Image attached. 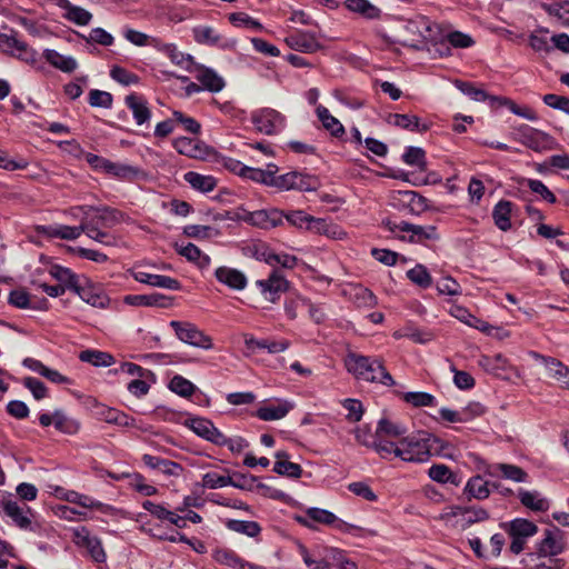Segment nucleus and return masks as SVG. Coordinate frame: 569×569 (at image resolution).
I'll return each mask as SVG.
<instances>
[{
  "instance_id": "obj_1",
  "label": "nucleus",
  "mask_w": 569,
  "mask_h": 569,
  "mask_svg": "<svg viewBox=\"0 0 569 569\" xmlns=\"http://www.w3.org/2000/svg\"><path fill=\"white\" fill-rule=\"evenodd\" d=\"M437 448H442L438 437L427 431H418L400 439L397 457L406 462L422 463L430 459L431 451Z\"/></svg>"
},
{
  "instance_id": "obj_2",
  "label": "nucleus",
  "mask_w": 569,
  "mask_h": 569,
  "mask_svg": "<svg viewBox=\"0 0 569 569\" xmlns=\"http://www.w3.org/2000/svg\"><path fill=\"white\" fill-rule=\"evenodd\" d=\"M346 366L357 379L367 382H377L383 386H393L395 380L387 371L381 359L350 353L346 359Z\"/></svg>"
},
{
  "instance_id": "obj_3",
  "label": "nucleus",
  "mask_w": 569,
  "mask_h": 569,
  "mask_svg": "<svg viewBox=\"0 0 569 569\" xmlns=\"http://www.w3.org/2000/svg\"><path fill=\"white\" fill-rule=\"evenodd\" d=\"M386 228L396 237L409 242H423L426 240H438L439 236L435 226H419L407 221L385 222Z\"/></svg>"
},
{
  "instance_id": "obj_4",
  "label": "nucleus",
  "mask_w": 569,
  "mask_h": 569,
  "mask_svg": "<svg viewBox=\"0 0 569 569\" xmlns=\"http://www.w3.org/2000/svg\"><path fill=\"white\" fill-rule=\"evenodd\" d=\"M500 528L503 529L511 539L509 549L515 555L522 552L528 539L538 532L537 525L523 518H516L508 522H501Z\"/></svg>"
},
{
  "instance_id": "obj_5",
  "label": "nucleus",
  "mask_w": 569,
  "mask_h": 569,
  "mask_svg": "<svg viewBox=\"0 0 569 569\" xmlns=\"http://www.w3.org/2000/svg\"><path fill=\"white\" fill-rule=\"evenodd\" d=\"M177 338L183 343L209 350L213 347L212 338L200 330L196 325L173 320L170 322Z\"/></svg>"
},
{
  "instance_id": "obj_6",
  "label": "nucleus",
  "mask_w": 569,
  "mask_h": 569,
  "mask_svg": "<svg viewBox=\"0 0 569 569\" xmlns=\"http://www.w3.org/2000/svg\"><path fill=\"white\" fill-rule=\"evenodd\" d=\"M251 121L259 132L268 136L277 134L286 127V117L271 108L256 110L251 114Z\"/></svg>"
},
{
  "instance_id": "obj_7",
  "label": "nucleus",
  "mask_w": 569,
  "mask_h": 569,
  "mask_svg": "<svg viewBox=\"0 0 569 569\" xmlns=\"http://www.w3.org/2000/svg\"><path fill=\"white\" fill-rule=\"evenodd\" d=\"M256 286L267 301L276 303L289 290L290 283L281 270L274 269L267 279L257 280Z\"/></svg>"
},
{
  "instance_id": "obj_8",
  "label": "nucleus",
  "mask_w": 569,
  "mask_h": 569,
  "mask_svg": "<svg viewBox=\"0 0 569 569\" xmlns=\"http://www.w3.org/2000/svg\"><path fill=\"white\" fill-rule=\"evenodd\" d=\"M0 51L30 64L37 61V52L18 39L16 32L0 33Z\"/></svg>"
},
{
  "instance_id": "obj_9",
  "label": "nucleus",
  "mask_w": 569,
  "mask_h": 569,
  "mask_svg": "<svg viewBox=\"0 0 569 569\" xmlns=\"http://www.w3.org/2000/svg\"><path fill=\"white\" fill-rule=\"evenodd\" d=\"M270 187L279 190H299V191H312L317 188V180L309 176L298 171H290L284 174H280L276 180H270Z\"/></svg>"
},
{
  "instance_id": "obj_10",
  "label": "nucleus",
  "mask_w": 569,
  "mask_h": 569,
  "mask_svg": "<svg viewBox=\"0 0 569 569\" xmlns=\"http://www.w3.org/2000/svg\"><path fill=\"white\" fill-rule=\"evenodd\" d=\"M123 219L124 214L118 209L107 206L92 207V211L82 217L80 224L91 222L96 228L109 229L121 223Z\"/></svg>"
},
{
  "instance_id": "obj_11",
  "label": "nucleus",
  "mask_w": 569,
  "mask_h": 569,
  "mask_svg": "<svg viewBox=\"0 0 569 569\" xmlns=\"http://www.w3.org/2000/svg\"><path fill=\"white\" fill-rule=\"evenodd\" d=\"M72 541L78 547L84 548L96 562L106 561V552L101 540L96 536H91L87 527L72 529Z\"/></svg>"
},
{
  "instance_id": "obj_12",
  "label": "nucleus",
  "mask_w": 569,
  "mask_h": 569,
  "mask_svg": "<svg viewBox=\"0 0 569 569\" xmlns=\"http://www.w3.org/2000/svg\"><path fill=\"white\" fill-rule=\"evenodd\" d=\"M284 212L271 208L257 211H244L240 217L244 222L262 229H271L282 224Z\"/></svg>"
},
{
  "instance_id": "obj_13",
  "label": "nucleus",
  "mask_w": 569,
  "mask_h": 569,
  "mask_svg": "<svg viewBox=\"0 0 569 569\" xmlns=\"http://www.w3.org/2000/svg\"><path fill=\"white\" fill-rule=\"evenodd\" d=\"M297 519L301 525L308 528H312V522L322 525H336L338 529L343 531H350L355 528L353 526L339 520L331 511L316 507L308 508L305 511V515L298 517Z\"/></svg>"
},
{
  "instance_id": "obj_14",
  "label": "nucleus",
  "mask_w": 569,
  "mask_h": 569,
  "mask_svg": "<svg viewBox=\"0 0 569 569\" xmlns=\"http://www.w3.org/2000/svg\"><path fill=\"white\" fill-rule=\"evenodd\" d=\"M565 549L561 531L558 528L546 529L543 537L536 543L532 555L558 557Z\"/></svg>"
},
{
  "instance_id": "obj_15",
  "label": "nucleus",
  "mask_w": 569,
  "mask_h": 569,
  "mask_svg": "<svg viewBox=\"0 0 569 569\" xmlns=\"http://www.w3.org/2000/svg\"><path fill=\"white\" fill-rule=\"evenodd\" d=\"M530 355L546 367L550 378L558 381L562 387L569 388V368L566 365L556 358L546 357L536 351H532Z\"/></svg>"
},
{
  "instance_id": "obj_16",
  "label": "nucleus",
  "mask_w": 569,
  "mask_h": 569,
  "mask_svg": "<svg viewBox=\"0 0 569 569\" xmlns=\"http://www.w3.org/2000/svg\"><path fill=\"white\" fill-rule=\"evenodd\" d=\"M186 426L190 428L197 436L212 442L216 446L222 441V432L216 428L212 421L209 419L201 417L189 418L186 421Z\"/></svg>"
},
{
  "instance_id": "obj_17",
  "label": "nucleus",
  "mask_w": 569,
  "mask_h": 569,
  "mask_svg": "<svg viewBox=\"0 0 569 569\" xmlns=\"http://www.w3.org/2000/svg\"><path fill=\"white\" fill-rule=\"evenodd\" d=\"M152 46L160 52L164 53L171 60L172 63L179 66L180 68L187 71H193V67L196 66V63L193 61L192 56L179 51L176 44L163 43L158 39H152Z\"/></svg>"
},
{
  "instance_id": "obj_18",
  "label": "nucleus",
  "mask_w": 569,
  "mask_h": 569,
  "mask_svg": "<svg viewBox=\"0 0 569 569\" xmlns=\"http://www.w3.org/2000/svg\"><path fill=\"white\" fill-rule=\"evenodd\" d=\"M328 549L325 547H316L311 550L305 546H299V553L309 569H330L332 560L328 557Z\"/></svg>"
},
{
  "instance_id": "obj_19",
  "label": "nucleus",
  "mask_w": 569,
  "mask_h": 569,
  "mask_svg": "<svg viewBox=\"0 0 569 569\" xmlns=\"http://www.w3.org/2000/svg\"><path fill=\"white\" fill-rule=\"evenodd\" d=\"M521 565L522 569H563L566 560L559 557L526 553Z\"/></svg>"
},
{
  "instance_id": "obj_20",
  "label": "nucleus",
  "mask_w": 569,
  "mask_h": 569,
  "mask_svg": "<svg viewBox=\"0 0 569 569\" xmlns=\"http://www.w3.org/2000/svg\"><path fill=\"white\" fill-rule=\"evenodd\" d=\"M56 496L61 500H66L70 503L78 505L86 509H98L101 511H106V509L108 508L107 505L93 499L92 497L79 493L74 490H66L63 488L58 487L56 489Z\"/></svg>"
},
{
  "instance_id": "obj_21",
  "label": "nucleus",
  "mask_w": 569,
  "mask_h": 569,
  "mask_svg": "<svg viewBox=\"0 0 569 569\" xmlns=\"http://www.w3.org/2000/svg\"><path fill=\"white\" fill-rule=\"evenodd\" d=\"M124 103L132 112L133 119L138 126L148 123L151 119V110L148 101L138 93H130L124 98Z\"/></svg>"
},
{
  "instance_id": "obj_22",
  "label": "nucleus",
  "mask_w": 569,
  "mask_h": 569,
  "mask_svg": "<svg viewBox=\"0 0 569 569\" xmlns=\"http://www.w3.org/2000/svg\"><path fill=\"white\" fill-rule=\"evenodd\" d=\"M143 463L152 470H158L159 472L168 476L178 478L182 475L183 467L174 462L172 460L163 459L158 456L152 455H143L142 456Z\"/></svg>"
},
{
  "instance_id": "obj_23",
  "label": "nucleus",
  "mask_w": 569,
  "mask_h": 569,
  "mask_svg": "<svg viewBox=\"0 0 569 569\" xmlns=\"http://www.w3.org/2000/svg\"><path fill=\"white\" fill-rule=\"evenodd\" d=\"M132 276L136 281L152 287H159L174 291L180 290L181 288V283L177 279L168 276L153 274L146 271H133Z\"/></svg>"
},
{
  "instance_id": "obj_24",
  "label": "nucleus",
  "mask_w": 569,
  "mask_h": 569,
  "mask_svg": "<svg viewBox=\"0 0 569 569\" xmlns=\"http://www.w3.org/2000/svg\"><path fill=\"white\" fill-rule=\"evenodd\" d=\"M216 279L233 290H243L247 287V277L238 269L219 267L214 271Z\"/></svg>"
},
{
  "instance_id": "obj_25",
  "label": "nucleus",
  "mask_w": 569,
  "mask_h": 569,
  "mask_svg": "<svg viewBox=\"0 0 569 569\" xmlns=\"http://www.w3.org/2000/svg\"><path fill=\"white\" fill-rule=\"evenodd\" d=\"M73 291L81 300L96 308L103 309L110 302L109 297L101 289L92 284L81 286L78 283Z\"/></svg>"
},
{
  "instance_id": "obj_26",
  "label": "nucleus",
  "mask_w": 569,
  "mask_h": 569,
  "mask_svg": "<svg viewBox=\"0 0 569 569\" xmlns=\"http://www.w3.org/2000/svg\"><path fill=\"white\" fill-rule=\"evenodd\" d=\"M38 232L48 238H59L63 240H76L83 233L82 224L71 227L66 224H50L38 227Z\"/></svg>"
},
{
  "instance_id": "obj_27",
  "label": "nucleus",
  "mask_w": 569,
  "mask_h": 569,
  "mask_svg": "<svg viewBox=\"0 0 569 569\" xmlns=\"http://www.w3.org/2000/svg\"><path fill=\"white\" fill-rule=\"evenodd\" d=\"M6 516L21 529H28L31 525V519L28 516L31 510L26 503H18L17 501L8 500L2 505Z\"/></svg>"
},
{
  "instance_id": "obj_28",
  "label": "nucleus",
  "mask_w": 569,
  "mask_h": 569,
  "mask_svg": "<svg viewBox=\"0 0 569 569\" xmlns=\"http://www.w3.org/2000/svg\"><path fill=\"white\" fill-rule=\"evenodd\" d=\"M56 4L64 11L63 18L78 26H88L92 14L82 7L72 4L69 0H56Z\"/></svg>"
},
{
  "instance_id": "obj_29",
  "label": "nucleus",
  "mask_w": 569,
  "mask_h": 569,
  "mask_svg": "<svg viewBox=\"0 0 569 569\" xmlns=\"http://www.w3.org/2000/svg\"><path fill=\"white\" fill-rule=\"evenodd\" d=\"M292 408L293 406L289 401L278 400L260 407L256 416L263 421L279 420L286 417Z\"/></svg>"
},
{
  "instance_id": "obj_30",
  "label": "nucleus",
  "mask_w": 569,
  "mask_h": 569,
  "mask_svg": "<svg viewBox=\"0 0 569 569\" xmlns=\"http://www.w3.org/2000/svg\"><path fill=\"white\" fill-rule=\"evenodd\" d=\"M193 68L197 71L196 79L201 83L203 90L220 92L224 88V80L212 69L198 66Z\"/></svg>"
},
{
  "instance_id": "obj_31",
  "label": "nucleus",
  "mask_w": 569,
  "mask_h": 569,
  "mask_svg": "<svg viewBox=\"0 0 569 569\" xmlns=\"http://www.w3.org/2000/svg\"><path fill=\"white\" fill-rule=\"evenodd\" d=\"M343 6L352 13L367 20H379L382 11L369 0H345Z\"/></svg>"
},
{
  "instance_id": "obj_32",
  "label": "nucleus",
  "mask_w": 569,
  "mask_h": 569,
  "mask_svg": "<svg viewBox=\"0 0 569 569\" xmlns=\"http://www.w3.org/2000/svg\"><path fill=\"white\" fill-rule=\"evenodd\" d=\"M519 132L521 133L522 143L536 151L545 148L551 140V137L548 133L531 128L527 124L521 126L519 128Z\"/></svg>"
},
{
  "instance_id": "obj_33",
  "label": "nucleus",
  "mask_w": 569,
  "mask_h": 569,
  "mask_svg": "<svg viewBox=\"0 0 569 569\" xmlns=\"http://www.w3.org/2000/svg\"><path fill=\"white\" fill-rule=\"evenodd\" d=\"M463 492L467 495L468 500L487 499L490 495L489 482L483 480L481 476H473L467 481Z\"/></svg>"
},
{
  "instance_id": "obj_34",
  "label": "nucleus",
  "mask_w": 569,
  "mask_h": 569,
  "mask_svg": "<svg viewBox=\"0 0 569 569\" xmlns=\"http://www.w3.org/2000/svg\"><path fill=\"white\" fill-rule=\"evenodd\" d=\"M513 203L508 200H500L492 210V218L495 224L501 231H508L511 229V212H512Z\"/></svg>"
},
{
  "instance_id": "obj_35",
  "label": "nucleus",
  "mask_w": 569,
  "mask_h": 569,
  "mask_svg": "<svg viewBox=\"0 0 569 569\" xmlns=\"http://www.w3.org/2000/svg\"><path fill=\"white\" fill-rule=\"evenodd\" d=\"M43 57L52 67L61 70L62 72H72L78 67L77 60L71 56H63L52 49H46L43 51Z\"/></svg>"
},
{
  "instance_id": "obj_36",
  "label": "nucleus",
  "mask_w": 569,
  "mask_h": 569,
  "mask_svg": "<svg viewBox=\"0 0 569 569\" xmlns=\"http://www.w3.org/2000/svg\"><path fill=\"white\" fill-rule=\"evenodd\" d=\"M518 498L526 508L533 511H546L549 509V501L539 491L519 489Z\"/></svg>"
},
{
  "instance_id": "obj_37",
  "label": "nucleus",
  "mask_w": 569,
  "mask_h": 569,
  "mask_svg": "<svg viewBox=\"0 0 569 569\" xmlns=\"http://www.w3.org/2000/svg\"><path fill=\"white\" fill-rule=\"evenodd\" d=\"M499 471L501 475L509 480L515 482H527L528 473L520 467L509 463H497L488 469L490 476H495Z\"/></svg>"
},
{
  "instance_id": "obj_38",
  "label": "nucleus",
  "mask_w": 569,
  "mask_h": 569,
  "mask_svg": "<svg viewBox=\"0 0 569 569\" xmlns=\"http://www.w3.org/2000/svg\"><path fill=\"white\" fill-rule=\"evenodd\" d=\"M316 112L323 128L328 130L333 137L340 138L345 134V128L341 122L336 117H333L326 107L318 106Z\"/></svg>"
},
{
  "instance_id": "obj_39",
  "label": "nucleus",
  "mask_w": 569,
  "mask_h": 569,
  "mask_svg": "<svg viewBox=\"0 0 569 569\" xmlns=\"http://www.w3.org/2000/svg\"><path fill=\"white\" fill-rule=\"evenodd\" d=\"M244 343L248 349H267L270 353L283 352L290 345L286 339L270 341L268 339H256L253 337L246 338Z\"/></svg>"
},
{
  "instance_id": "obj_40",
  "label": "nucleus",
  "mask_w": 569,
  "mask_h": 569,
  "mask_svg": "<svg viewBox=\"0 0 569 569\" xmlns=\"http://www.w3.org/2000/svg\"><path fill=\"white\" fill-rule=\"evenodd\" d=\"M168 298L160 293L151 295H128L123 298L124 303L129 306H158L167 307Z\"/></svg>"
},
{
  "instance_id": "obj_41",
  "label": "nucleus",
  "mask_w": 569,
  "mask_h": 569,
  "mask_svg": "<svg viewBox=\"0 0 569 569\" xmlns=\"http://www.w3.org/2000/svg\"><path fill=\"white\" fill-rule=\"evenodd\" d=\"M202 488L208 489H219L227 486H232L234 488L244 487V483L236 482L230 476H221L217 472H207L202 476V482L200 485Z\"/></svg>"
},
{
  "instance_id": "obj_42",
  "label": "nucleus",
  "mask_w": 569,
  "mask_h": 569,
  "mask_svg": "<svg viewBox=\"0 0 569 569\" xmlns=\"http://www.w3.org/2000/svg\"><path fill=\"white\" fill-rule=\"evenodd\" d=\"M184 180L194 189L200 192H210L217 186V180L212 176L200 174L194 171L184 173Z\"/></svg>"
},
{
  "instance_id": "obj_43",
  "label": "nucleus",
  "mask_w": 569,
  "mask_h": 569,
  "mask_svg": "<svg viewBox=\"0 0 569 569\" xmlns=\"http://www.w3.org/2000/svg\"><path fill=\"white\" fill-rule=\"evenodd\" d=\"M478 365L487 372L495 376H500V372L507 370L509 367L508 360L500 353L492 357L482 355L478 360Z\"/></svg>"
},
{
  "instance_id": "obj_44",
  "label": "nucleus",
  "mask_w": 569,
  "mask_h": 569,
  "mask_svg": "<svg viewBox=\"0 0 569 569\" xmlns=\"http://www.w3.org/2000/svg\"><path fill=\"white\" fill-rule=\"evenodd\" d=\"M54 428L66 435H76L80 429V423L74 418L68 416L62 409L54 410Z\"/></svg>"
},
{
  "instance_id": "obj_45",
  "label": "nucleus",
  "mask_w": 569,
  "mask_h": 569,
  "mask_svg": "<svg viewBox=\"0 0 569 569\" xmlns=\"http://www.w3.org/2000/svg\"><path fill=\"white\" fill-rule=\"evenodd\" d=\"M49 273L52 278L60 282L59 284H63L66 289L73 291L79 283L78 276L73 273L69 268L54 264L50 268Z\"/></svg>"
},
{
  "instance_id": "obj_46",
  "label": "nucleus",
  "mask_w": 569,
  "mask_h": 569,
  "mask_svg": "<svg viewBox=\"0 0 569 569\" xmlns=\"http://www.w3.org/2000/svg\"><path fill=\"white\" fill-rule=\"evenodd\" d=\"M389 123L410 131H426L428 127H420V120L417 116L393 113L389 116Z\"/></svg>"
},
{
  "instance_id": "obj_47",
  "label": "nucleus",
  "mask_w": 569,
  "mask_h": 569,
  "mask_svg": "<svg viewBox=\"0 0 569 569\" xmlns=\"http://www.w3.org/2000/svg\"><path fill=\"white\" fill-rule=\"evenodd\" d=\"M428 476L439 483H451L455 486L459 485L457 475L453 473L446 465H432L428 470Z\"/></svg>"
},
{
  "instance_id": "obj_48",
  "label": "nucleus",
  "mask_w": 569,
  "mask_h": 569,
  "mask_svg": "<svg viewBox=\"0 0 569 569\" xmlns=\"http://www.w3.org/2000/svg\"><path fill=\"white\" fill-rule=\"evenodd\" d=\"M79 359L96 367H109L114 363V359L110 353L99 350H83L80 352Z\"/></svg>"
},
{
  "instance_id": "obj_49",
  "label": "nucleus",
  "mask_w": 569,
  "mask_h": 569,
  "mask_svg": "<svg viewBox=\"0 0 569 569\" xmlns=\"http://www.w3.org/2000/svg\"><path fill=\"white\" fill-rule=\"evenodd\" d=\"M83 232L92 240L100 242L104 246H116L117 238L103 229L96 228L91 222L82 224Z\"/></svg>"
},
{
  "instance_id": "obj_50",
  "label": "nucleus",
  "mask_w": 569,
  "mask_h": 569,
  "mask_svg": "<svg viewBox=\"0 0 569 569\" xmlns=\"http://www.w3.org/2000/svg\"><path fill=\"white\" fill-rule=\"evenodd\" d=\"M168 387L172 392L183 398L191 397L197 389L190 380L180 375L172 377Z\"/></svg>"
},
{
  "instance_id": "obj_51",
  "label": "nucleus",
  "mask_w": 569,
  "mask_h": 569,
  "mask_svg": "<svg viewBox=\"0 0 569 569\" xmlns=\"http://www.w3.org/2000/svg\"><path fill=\"white\" fill-rule=\"evenodd\" d=\"M227 527L234 532L252 538L257 537L261 531V527L258 522L249 520H229Z\"/></svg>"
},
{
  "instance_id": "obj_52",
  "label": "nucleus",
  "mask_w": 569,
  "mask_h": 569,
  "mask_svg": "<svg viewBox=\"0 0 569 569\" xmlns=\"http://www.w3.org/2000/svg\"><path fill=\"white\" fill-rule=\"evenodd\" d=\"M488 519H489V512L486 509H483L482 507H477V506L466 507L461 527L467 528L475 523L486 521Z\"/></svg>"
},
{
  "instance_id": "obj_53",
  "label": "nucleus",
  "mask_w": 569,
  "mask_h": 569,
  "mask_svg": "<svg viewBox=\"0 0 569 569\" xmlns=\"http://www.w3.org/2000/svg\"><path fill=\"white\" fill-rule=\"evenodd\" d=\"M288 42L293 49L302 52H315L320 48L315 38L307 33L291 37Z\"/></svg>"
},
{
  "instance_id": "obj_54",
  "label": "nucleus",
  "mask_w": 569,
  "mask_h": 569,
  "mask_svg": "<svg viewBox=\"0 0 569 569\" xmlns=\"http://www.w3.org/2000/svg\"><path fill=\"white\" fill-rule=\"evenodd\" d=\"M174 149L183 156H187L189 158H199L201 157V150L197 143V141L190 139V138H178L173 142Z\"/></svg>"
},
{
  "instance_id": "obj_55",
  "label": "nucleus",
  "mask_w": 569,
  "mask_h": 569,
  "mask_svg": "<svg viewBox=\"0 0 569 569\" xmlns=\"http://www.w3.org/2000/svg\"><path fill=\"white\" fill-rule=\"evenodd\" d=\"M402 399L413 407H431L436 405V398L431 393L422 391L406 392L402 395Z\"/></svg>"
},
{
  "instance_id": "obj_56",
  "label": "nucleus",
  "mask_w": 569,
  "mask_h": 569,
  "mask_svg": "<svg viewBox=\"0 0 569 569\" xmlns=\"http://www.w3.org/2000/svg\"><path fill=\"white\" fill-rule=\"evenodd\" d=\"M492 99L495 101L499 102V104L508 107V109L513 114H517V116L522 117L530 121H536L538 119L537 113L532 109H530L528 107L521 108L508 98L498 97V98H492Z\"/></svg>"
},
{
  "instance_id": "obj_57",
  "label": "nucleus",
  "mask_w": 569,
  "mask_h": 569,
  "mask_svg": "<svg viewBox=\"0 0 569 569\" xmlns=\"http://www.w3.org/2000/svg\"><path fill=\"white\" fill-rule=\"evenodd\" d=\"M407 277L410 279V281L422 288H428L432 283L429 271L422 264H417L415 268L408 270Z\"/></svg>"
},
{
  "instance_id": "obj_58",
  "label": "nucleus",
  "mask_w": 569,
  "mask_h": 569,
  "mask_svg": "<svg viewBox=\"0 0 569 569\" xmlns=\"http://www.w3.org/2000/svg\"><path fill=\"white\" fill-rule=\"evenodd\" d=\"M402 160L409 166H417L426 170V153L421 148L408 147L402 156Z\"/></svg>"
},
{
  "instance_id": "obj_59",
  "label": "nucleus",
  "mask_w": 569,
  "mask_h": 569,
  "mask_svg": "<svg viewBox=\"0 0 569 569\" xmlns=\"http://www.w3.org/2000/svg\"><path fill=\"white\" fill-rule=\"evenodd\" d=\"M390 437H400L406 433V428L399 423H395L386 418L379 420L376 437L379 438L381 435Z\"/></svg>"
},
{
  "instance_id": "obj_60",
  "label": "nucleus",
  "mask_w": 569,
  "mask_h": 569,
  "mask_svg": "<svg viewBox=\"0 0 569 569\" xmlns=\"http://www.w3.org/2000/svg\"><path fill=\"white\" fill-rule=\"evenodd\" d=\"M456 87L462 92L465 93L466 96L470 97L471 99H473L475 101H485L487 99H490L491 101H495L492 98L493 97H490L485 90L482 89H479V88H476L472 83L470 82H465V81H460V80H457L456 81Z\"/></svg>"
},
{
  "instance_id": "obj_61",
  "label": "nucleus",
  "mask_w": 569,
  "mask_h": 569,
  "mask_svg": "<svg viewBox=\"0 0 569 569\" xmlns=\"http://www.w3.org/2000/svg\"><path fill=\"white\" fill-rule=\"evenodd\" d=\"M273 471L280 476H287L290 478H300L302 468L300 465L291 462L289 460L276 461Z\"/></svg>"
},
{
  "instance_id": "obj_62",
  "label": "nucleus",
  "mask_w": 569,
  "mask_h": 569,
  "mask_svg": "<svg viewBox=\"0 0 569 569\" xmlns=\"http://www.w3.org/2000/svg\"><path fill=\"white\" fill-rule=\"evenodd\" d=\"M372 448L380 455L381 458L389 459L392 455L397 457V452L400 450V441L395 443L392 441L383 440L379 437L377 440H373Z\"/></svg>"
},
{
  "instance_id": "obj_63",
  "label": "nucleus",
  "mask_w": 569,
  "mask_h": 569,
  "mask_svg": "<svg viewBox=\"0 0 569 569\" xmlns=\"http://www.w3.org/2000/svg\"><path fill=\"white\" fill-rule=\"evenodd\" d=\"M103 171L109 173V174H112V176H114L117 178H121V179H126V178H129L131 176H136L137 172H138L137 169L131 167V166L123 164V163L112 162L110 160L106 164Z\"/></svg>"
},
{
  "instance_id": "obj_64",
  "label": "nucleus",
  "mask_w": 569,
  "mask_h": 569,
  "mask_svg": "<svg viewBox=\"0 0 569 569\" xmlns=\"http://www.w3.org/2000/svg\"><path fill=\"white\" fill-rule=\"evenodd\" d=\"M110 77L123 86L137 84L139 82V77L137 74L119 66L112 67L110 70Z\"/></svg>"
}]
</instances>
